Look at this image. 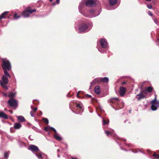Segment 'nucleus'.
I'll return each instance as SVG.
<instances>
[{
	"instance_id": "nucleus-1",
	"label": "nucleus",
	"mask_w": 159,
	"mask_h": 159,
	"mask_svg": "<svg viewBox=\"0 0 159 159\" xmlns=\"http://www.w3.org/2000/svg\"><path fill=\"white\" fill-rule=\"evenodd\" d=\"M1 65L4 70V74L7 75L10 78V74L8 73L11 69V65L9 61L6 59H2V60Z\"/></svg>"
},
{
	"instance_id": "nucleus-2",
	"label": "nucleus",
	"mask_w": 159,
	"mask_h": 159,
	"mask_svg": "<svg viewBox=\"0 0 159 159\" xmlns=\"http://www.w3.org/2000/svg\"><path fill=\"white\" fill-rule=\"evenodd\" d=\"M35 11H36V9H32L31 7H28L22 12V14L24 17H27L29 16L30 14Z\"/></svg>"
},
{
	"instance_id": "nucleus-3",
	"label": "nucleus",
	"mask_w": 159,
	"mask_h": 159,
	"mask_svg": "<svg viewBox=\"0 0 159 159\" xmlns=\"http://www.w3.org/2000/svg\"><path fill=\"white\" fill-rule=\"evenodd\" d=\"M92 25L91 24L85 23L82 24L80 26V33L86 32L89 30L92 27Z\"/></svg>"
},
{
	"instance_id": "nucleus-4",
	"label": "nucleus",
	"mask_w": 159,
	"mask_h": 159,
	"mask_svg": "<svg viewBox=\"0 0 159 159\" xmlns=\"http://www.w3.org/2000/svg\"><path fill=\"white\" fill-rule=\"evenodd\" d=\"M155 95L154 99L152 100L151 102L152 105L151 108L152 111H156L157 107H159V101L157 100L156 95V94Z\"/></svg>"
},
{
	"instance_id": "nucleus-5",
	"label": "nucleus",
	"mask_w": 159,
	"mask_h": 159,
	"mask_svg": "<svg viewBox=\"0 0 159 159\" xmlns=\"http://www.w3.org/2000/svg\"><path fill=\"white\" fill-rule=\"evenodd\" d=\"M8 103L10 106L12 107H16L18 105L16 101L12 98H11L8 101Z\"/></svg>"
},
{
	"instance_id": "nucleus-6",
	"label": "nucleus",
	"mask_w": 159,
	"mask_h": 159,
	"mask_svg": "<svg viewBox=\"0 0 159 159\" xmlns=\"http://www.w3.org/2000/svg\"><path fill=\"white\" fill-rule=\"evenodd\" d=\"M100 42L101 47L103 48H107L108 47L107 41L104 39H101Z\"/></svg>"
},
{
	"instance_id": "nucleus-7",
	"label": "nucleus",
	"mask_w": 159,
	"mask_h": 159,
	"mask_svg": "<svg viewBox=\"0 0 159 159\" xmlns=\"http://www.w3.org/2000/svg\"><path fill=\"white\" fill-rule=\"evenodd\" d=\"M85 4L88 7H93L95 6L96 3L93 0H88L86 2Z\"/></svg>"
},
{
	"instance_id": "nucleus-8",
	"label": "nucleus",
	"mask_w": 159,
	"mask_h": 159,
	"mask_svg": "<svg viewBox=\"0 0 159 159\" xmlns=\"http://www.w3.org/2000/svg\"><path fill=\"white\" fill-rule=\"evenodd\" d=\"M28 149L30 150L33 152H37L39 151L38 148L36 146L33 145H30Z\"/></svg>"
},
{
	"instance_id": "nucleus-9",
	"label": "nucleus",
	"mask_w": 159,
	"mask_h": 159,
	"mask_svg": "<svg viewBox=\"0 0 159 159\" xmlns=\"http://www.w3.org/2000/svg\"><path fill=\"white\" fill-rule=\"evenodd\" d=\"M126 91V89L125 87H120L119 93L121 96H123L125 94Z\"/></svg>"
},
{
	"instance_id": "nucleus-10",
	"label": "nucleus",
	"mask_w": 159,
	"mask_h": 159,
	"mask_svg": "<svg viewBox=\"0 0 159 159\" xmlns=\"http://www.w3.org/2000/svg\"><path fill=\"white\" fill-rule=\"evenodd\" d=\"M101 82L100 78H97L95 79L91 83V85H93L95 84H98Z\"/></svg>"
},
{
	"instance_id": "nucleus-11",
	"label": "nucleus",
	"mask_w": 159,
	"mask_h": 159,
	"mask_svg": "<svg viewBox=\"0 0 159 159\" xmlns=\"http://www.w3.org/2000/svg\"><path fill=\"white\" fill-rule=\"evenodd\" d=\"M7 77H9L7 75L5 74L2 77L3 82L5 84H7L8 83V80Z\"/></svg>"
},
{
	"instance_id": "nucleus-12",
	"label": "nucleus",
	"mask_w": 159,
	"mask_h": 159,
	"mask_svg": "<svg viewBox=\"0 0 159 159\" xmlns=\"http://www.w3.org/2000/svg\"><path fill=\"white\" fill-rule=\"evenodd\" d=\"M144 97V95L143 94L142 92H140L139 94H137L136 96V98L138 100H139Z\"/></svg>"
},
{
	"instance_id": "nucleus-13",
	"label": "nucleus",
	"mask_w": 159,
	"mask_h": 159,
	"mask_svg": "<svg viewBox=\"0 0 159 159\" xmlns=\"http://www.w3.org/2000/svg\"><path fill=\"white\" fill-rule=\"evenodd\" d=\"M75 108L74 110L76 113L79 114L80 113V110L79 109L80 108V103H75Z\"/></svg>"
},
{
	"instance_id": "nucleus-14",
	"label": "nucleus",
	"mask_w": 159,
	"mask_h": 159,
	"mask_svg": "<svg viewBox=\"0 0 159 159\" xmlns=\"http://www.w3.org/2000/svg\"><path fill=\"white\" fill-rule=\"evenodd\" d=\"M44 130L45 131L52 130L54 132H56V130L55 129L52 127H50L49 126H48L45 127Z\"/></svg>"
},
{
	"instance_id": "nucleus-15",
	"label": "nucleus",
	"mask_w": 159,
	"mask_h": 159,
	"mask_svg": "<svg viewBox=\"0 0 159 159\" xmlns=\"http://www.w3.org/2000/svg\"><path fill=\"white\" fill-rule=\"evenodd\" d=\"M0 118H1L5 119H8L7 115L3 112H0Z\"/></svg>"
},
{
	"instance_id": "nucleus-16",
	"label": "nucleus",
	"mask_w": 159,
	"mask_h": 159,
	"mask_svg": "<svg viewBox=\"0 0 159 159\" xmlns=\"http://www.w3.org/2000/svg\"><path fill=\"white\" fill-rule=\"evenodd\" d=\"M55 133L54 134V137L57 140L60 141L62 139V138L58 135V134L57 133L56 131V132H54Z\"/></svg>"
},
{
	"instance_id": "nucleus-17",
	"label": "nucleus",
	"mask_w": 159,
	"mask_h": 159,
	"mask_svg": "<svg viewBox=\"0 0 159 159\" xmlns=\"http://www.w3.org/2000/svg\"><path fill=\"white\" fill-rule=\"evenodd\" d=\"M8 11H5L2 13L0 16V21L2 19H5L6 18V16L7 15Z\"/></svg>"
},
{
	"instance_id": "nucleus-18",
	"label": "nucleus",
	"mask_w": 159,
	"mask_h": 159,
	"mask_svg": "<svg viewBox=\"0 0 159 159\" xmlns=\"http://www.w3.org/2000/svg\"><path fill=\"white\" fill-rule=\"evenodd\" d=\"M101 82L107 83L109 80V79L107 77H104L103 78H100Z\"/></svg>"
},
{
	"instance_id": "nucleus-19",
	"label": "nucleus",
	"mask_w": 159,
	"mask_h": 159,
	"mask_svg": "<svg viewBox=\"0 0 159 159\" xmlns=\"http://www.w3.org/2000/svg\"><path fill=\"white\" fill-rule=\"evenodd\" d=\"M94 92L97 94H99L100 92V87L97 86H96L94 88Z\"/></svg>"
},
{
	"instance_id": "nucleus-20",
	"label": "nucleus",
	"mask_w": 159,
	"mask_h": 159,
	"mask_svg": "<svg viewBox=\"0 0 159 159\" xmlns=\"http://www.w3.org/2000/svg\"><path fill=\"white\" fill-rule=\"evenodd\" d=\"M17 119L19 122H24L25 119L24 117L22 116H19L17 117Z\"/></svg>"
},
{
	"instance_id": "nucleus-21",
	"label": "nucleus",
	"mask_w": 159,
	"mask_h": 159,
	"mask_svg": "<svg viewBox=\"0 0 159 159\" xmlns=\"http://www.w3.org/2000/svg\"><path fill=\"white\" fill-rule=\"evenodd\" d=\"M21 126V125L19 123H16L14 124V128L15 129H18Z\"/></svg>"
},
{
	"instance_id": "nucleus-22",
	"label": "nucleus",
	"mask_w": 159,
	"mask_h": 159,
	"mask_svg": "<svg viewBox=\"0 0 159 159\" xmlns=\"http://www.w3.org/2000/svg\"><path fill=\"white\" fill-rule=\"evenodd\" d=\"M35 154L39 159H43L42 156V153L40 151L38 152Z\"/></svg>"
},
{
	"instance_id": "nucleus-23",
	"label": "nucleus",
	"mask_w": 159,
	"mask_h": 159,
	"mask_svg": "<svg viewBox=\"0 0 159 159\" xmlns=\"http://www.w3.org/2000/svg\"><path fill=\"white\" fill-rule=\"evenodd\" d=\"M117 0H109V3L111 5L115 4L117 2Z\"/></svg>"
},
{
	"instance_id": "nucleus-24",
	"label": "nucleus",
	"mask_w": 159,
	"mask_h": 159,
	"mask_svg": "<svg viewBox=\"0 0 159 159\" xmlns=\"http://www.w3.org/2000/svg\"><path fill=\"white\" fill-rule=\"evenodd\" d=\"M16 93L13 92H10L8 94V96L10 98H13L15 96Z\"/></svg>"
},
{
	"instance_id": "nucleus-25",
	"label": "nucleus",
	"mask_w": 159,
	"mask_h": 159,
	"mask_svg": "<svg viewBox=\"0 0 159 159\" xmlns=\"http://www.w3.org/2000/svg\"><path fill=\"white\" fill-rule=\"evenodd\" d=\"M105 133L107 136H109L110 135H111L112 134V131H105Z\"/></svg>"
},
{
	"instance_id": "nucleus-26",
	"label": "nucleus",
	"mask_w": 159,
	"mask_h": 159,
	"mask_svg": "<svg viewBox=\"0 0 159 159\" xmlns=\"http://www.w3.org/2000/svg\"><path fill=\"white\" fill-rule=\"evenodd\" d=\"M9 154L8 152H5L4 154V158H6V159H7L8 157Z\"/></svg>"
},
{
	"instance_id": "nucleus-27",
	"label": "nucleus",
	"mask_w": 159,
	"mask_h": 159,
	"mask_svg": "<svg viewBox=\"0 0 159 159\" xmlns=\"http://www.w3.org/2000/svg\"><path fill=\"white\" fill-rule=\"evenodd\" d=\"M20 17V15L17 16V14L16 13H15L13 16V17L15 19H17Z\"/></svg>"
},
{
	"instance_id": "nucleus-28",
	"label": "nucleus",
	"mask_w": 159,
	"mask_h": 159,
	"mask_svg": "<svg viewBox=\"0 0 159 159\" xmlns=\"http://www.w3.org/2000/svg\"><path fill=\"white\" fill-rule=\"evenodd\" d=\"M43 120L44 122H45L46 124H48V120L46 118H43Z\"/></svg>"
},
{
	"instance_id": "nucleus-29",
	"label": "nucleus",
	"mask_w": 159,
	"mask_h": 159,
	"mask_svg": "<svg viewBox=\"0 0 159 159\" xmlns=\"http://www.w3.org/2000/svg\"><path fill=\"white\" fill-rule=\"evenodd\" d=\"M152 88L151 87H148L147 89V91L149 92H151L152 91Z\"/></svg>"
},
{
	"instance_id": "nucleus-30",
	"label": "nucleus",
	"mask_w": 159,
	"mask_h": 159,
	"mask_svg": "<svg viewBox=\"0 0 159 159\" xmlns=\"http://www.w3.org/2000/svg\"><path fill=\"white\" fill-rule=\"evenodd\" d=\"M153 21L157 25H159V23L158 20L156 18H154L153 19Z\"/></svg>"
},
{
	"instance_id": "nucleus-31",
	"label": "nucleus",
	"mask_w": 159,
	"mask_h": 159,
	"mask_svg": "<svg viewBox=\"0 0 159 159\" xmlns=\"http://www.w3.org/2000/svg\"><path fill=\"white\" fill-rule=\"evenodd\" d=\"M153 156L155 157L157 159H159V155H158L157 154L155 153H154L153 154Z\"/></svg>"
},
{
	"instance_id": "nucleus-32",
	"label": "nucleus",
	"mask_w": 159,
	"mask_h": 159,
	"mask_svg": "<svg viewBox=\"0 0 159 159\" xmlns=\"http://www.w3.org/2000/svg\"><path fill=\"white\" fill-rule=\"evenodd\" d=\"M1 84V85L3 87V88H5L7 90L8 88L5 85V84H3V83L1 82H0Z\"/></svg>"
},
{
	"instance_id": "nucleus-33",
	"label": "nucleus",
	"mask_w": 159,
	"mask_h": 159,
	"mask_svg": "<svg viewBox=\"0 0 159 159\" xmlns=\"http://www.w3.org/2000/svg\"><path fill=\"white\" fill-rule=\"evenodd\" d=\"M109 121H106L105 120L103 119V120L102 124L103 125H105L107 124V123H109Z\"/></svg>"
},
{
	"instance_id": "nucleus-34",
	"label": "nucleus",
	"mask_w": 159,
	"mask_h": 159,
	"mask_svg": "<svg viewBox=\"0 0 159 159\" xmlns=\"http://www.w3.org/2000/svg\"><path fill=\"white\" fill-rule=\"evenodd\" d=\"M147 7L148 8L151 9L152 8V6L151 4H148Z\"/></svg>"
},
{
	"instance_id": "nucleus-35",
	"label": "nucleus",
	"mask_w": 159,
	"mask_h": 159,
	"mask_svg": "<svg viewBox=\"0 0 159 159\" xmlns=\"http://www.w3.org/2000/svg\"><path fill=\"white\" fill-rule=\"evenodd\" d=\"M83 105L81 104L80 103V111H81V110L83 111Z\"/></svg>"
},
{
	"instance_id": "nucleus-36",
	"label": "nucleus",
	"mask_w": 159,
	"mask_h": 159,
	"mask_svg": "<svg viewBox=\"0 0 159 159\" xmlns=\"http://www.w3.org/2000/svg\"><path fill=\"white\" fill-rule=\"evenodd\" d=\"M37 110V107H34V109L32 111L33 112H34V113Z\"/></svg>"
},
{
	"instance_id": "nucleus-37",
	"label": "nucleus",
	"mask_w": 159,
	"mask_h": 159,
	"mask_svg": "<svg viewBox=\"0 0 159 159\" xmlns=\"http://www.w3.org/2000/svg\"><path fill=\"white\" fill-rule=\"evenodd\" d=\"M33 112H33L32 111H30V115L32 116H34V114L33 113Z\"/></svg>"
},
{
	"instance_id": "nucleus-38",
	"label": "nucleus",
	"mask_w": 159,
	"mask_h": 159,
	"mask_svg": "<svg viewBox=\"0 0 159 159\" xmlns=\"http://www.w3.org/2000/svg\"><path fill=\"white\" fill-rule=\"evenodd\" d=\"M148 14L149 15H150V16H153L152 13L150 11H149L148 12Z\"/></svg>"
},
{
	"instance_id": "nucleus-39",
	"label": "nucleus",
	"mask_w": 159,
	"mask_h": 159,
	"mask_svg": "<svg viewBox=\"0 0 159 159\" xmlns=\"http://www.w3.org/2000/svg\"><path fill=\"white\" fill-rule=\"evenodd\" d=\"M79 95H80V91H79L77 93V97L79 98H80V96H79Z\"/></svg>"
},
{
	"instance_id": "nucleus-40",
	"label": "nucleus",
	"mask_w": 159,
	"mask_h": 159,
	"mask_svg": "<svg viewBox=\"0 0 159 159\" xmlns=\"http://www.w3.org/2000/svg\"><path fill=\"white\" fill-rule=\"evenodd\" d=\"M59 2H60V0H56V3L57 4H59Z\"/></svg>"
},
{
	"instance_id": "nucleus-41",
	"label": "nucleus",
	"mask_w": 159,
	"mask_h": 159,
	"mask_svg": "<svg viewBox=\"0 0 159 159\" xmlns=\"http://www.w3.org/2000/svg\"><path fill=\"white\" fill-rule=\"evenodd\" d=\"M113 99H114V100H115L116 101H119L118 98H113Z\"/></svg>"
},
{
	"instance_id": "nucleus-42",
	"label": "nucleus",
	"mask_w": 159,
	"mask_h": 159,
	"mask_svg": "<svg viewBox=\"0 0 159 159\" xmlns=\"http://www.w3.org/2000/svg\"><path fill=\"white\" fill-rule=\"evenodd\" d=\"M87 96H88V97H91V95H88V94H87Z\"/></svg>"
},
{
	"instance_id": "nucleus-43",
	"label": "nucleus",
	"mask_w": 159,
	"mask_h": 159,
	"mask_svg": "<svg viewBox=\"0 0 159 159\" xmlns=\"http://www.w3.org/2000/svg\"><path fill=\"white\" fill-rule=\"evenodd\" d=\"M67 96H68V97H70V96L69 95V94H67Z\"/></svg>"
},
{
	"instance_id": "nucleus-44",
	"label": "nucleus",
	"mask_w": 159,
	"mask_h": 159,
	"mask_svg": "<svg viewBox=\"0 0 159 159\" xmlns=\"http://www.w3.org/2000/svg\"><path fill=\"white\" fill-rule=\"evenodd\" d=\"M56 5V3H54L53 4V5Z\"/></svg>"
},
{
	"instance_id": "nucleus-45",
	"label": "nucleus",
	"mask_w": 159,
	"mask_h": 159,
	"mask_svg": "<svg viewBox=\"0 0 159 159\" xmlns=\"http://www.w3.org/2000/svg\"><path fill=\"white\" fill-rule=\"evenodd\" d=\"M146 1H151V0H145Z\"/></svg>"
},
{
	"instance_id": "nucleus-46",
	"label": "nucleus",
	"mask_w": 159,
	"mask_h": 159,
	"mask_svg": "<svg viewBox=\"0 0 159 159\" xmlns=\"http://www.w3.org/2000/svg\"><path fill=\"white\" fill-rule=\"evenodd\" d=\"M98 50H99V51L100 52H102V51L101 50H100V49H99Z\"/></svg>"
},
{
	"instance_id": "nucleus-47",
	"label": "nucleus",
	"mask_w": 159,
	"mask_h": 159,
	"mask_svg": "<svg viewBox=\"0 0 159 159\" xmlns=\"http://www.w3.org/2000/svg\"><path fill=\"white\" fill-rule=\"evenodd\" d=\"M49 1H50V2H52L53 1V0H49Z\"/></svg>"
},
{
	"instance_id": "nucleus-48",
	"label": "nucleus",
	"mask_w": 159,
	"mask_h": 159,
	"mask_svg": "<svg viewBox=\"0 0 159 159\" xmlns=\"http://www.w3.org/2000/svg\"><path fill=\"white\" fill-rule=\"evenodd\" d=\"M57 151H60V150L59 149H58L57 150Z\"/></svg>"
},
{
	"instance_id": "nucleus-49",
	"label": "nucleus",
	"mask_w": 159,
	"mask_h": 159,
	"mask_svg": "<svg viewBox=\"0 0 159 159\" xmlns=\"http://www.w3.org/2000/svg\"><path fill=\"white\" fill-rule=\"evenodd\" d=\"M98 15V14L97 15H95V16H97Z\"/></svg>"
},
{
	"instance_id": "nucleus-50",
	"label": "nucleus",
	"mask_w": 159,
	"mask_h": 159,
	"mask_svg": "<svg viewBox=\"0 0 159 159\" xmlns=\"http://www.w3.org/2000/svg\"><path fill=\"white\" fill-rule=\"evenodd\" d=\"M157 40L158 41H159V39H157Z\"/></svg>"
},
{
	"instance_id": "nucleus-51",
	"label": "nucleus",
	"mask_w": 159,
	"mask_h": 159,
	"mask_svg": "<svg viewBox=\"0 0 159 159\" xmlns=\"http://www.w3.org/2000/svg\"><path fill=\"white\" fill-rule=\"evenodd\" d=\"M125 83L124 82H123V83H122V84H125Z\"/></svg>"
},
{
	"instance_id": "nucleus-52",
	"label": "nucleus",
	"mask_w": 159,
	"mask_h": 159,
	"mask_svg": "<svg viewBox=\"0 0 159 159\" xmlns=\"http://www.w3.org/2000/svg\"><path fill=\"white\" fill-rule=\"evenodd\" d=\"M78 29L80 30V27H78Z\"/></svg>"
},
{
	"instance_id": "nucleus-53",
	"label": "nucleus",
	"mask_w": 159,
	"mask_h": 159,
	"mask_svg": "<svg viewBox=\"0 0 159 159\" xmlns=\"http://www.w3.org/2000/svg\"><path fill=\"white\" fill-rule=\"evenodd\" d=\"M31 108H32V109H33V107H32H32H31Z\"/></svg>"
}]
</instances>
